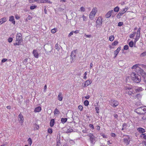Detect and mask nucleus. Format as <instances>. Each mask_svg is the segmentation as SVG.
<instances>
[{
  "instance_id": "16",
  "label": "nucleus",
  "mask_w": 146,
  "mask_h": 146,
  "mask_svg": "<svg viewBox=\"0 0 146 146\" xmlns=\"http://www.w3.org/2000/svg\"><path fill=\"white\" fill-rule=\"evenodd\" d=\"M113 12V11L112 10L108 12L106 15V18H109L111 16L112 13Z\"/></svg>"
},
{
  "instance_id": "3",
  "label": "nucleus",
  "mask_w": 146,
  "mask_h": 146,
  "mask_svg": "<svg viewBox=\"0 0 146 146\" xmlns=\"http://www.w3.org/2000/svg\"><path fill=\"white\" fill-rule=\"evenodd\" d=\"M23 41L22 35L20 33H17L16 35L15 43L14 45H19Z\"/></svg>"
},
{
  "instance_id": "60",
  "label": "nucleus",
  "mask_w": 146,
  "mask_h": 146,
  "mask_svg": "<svg viewBox=\"0 0 146 146\" xmlns=\"http://www.w3.org/2000/svg\"><path fill=\"white\" fill-rule=\"evenodd\" d=\"M15 18L17 19H19L20 18L19 16L17 15H15Z\"/></svg>"
},
{
  "instance_id": "46",
  "label": "nucleus",
  "mask_w": 146,
  "mask_h": 146,
  "mask_svg": "<svg viewBox=\"0 0 146 146\" xmlns=\"http://www.w3.org/2000/svg\"><path fill=\"white\" fill-rule=\"evenodd\" d=\"M84 36L86 38H91L92 37L91 35H86V34H85Z\"/></svg>"
},
{
  "instance_id": "62",
  "label": "nucleus",
  "mask_w": 146,
  "mask_h": 146,
  "mask_svg": "<svg viewBox=\"0 0 146 146\" xmlns=\"http://www.w3.org/2000/svg\"><path fill=\"white\" fill-rule=\"evenodd\" d=\"M27 60H28V59L27 58H26V59H25V60H24L23 61V63L24 64H26L27 62Z\"/></svg>"
},
{
  "instance_id": "54",
  "label": "nucleus",
  "mask_w": 146,
  "mask_h": 146,
  "mask_svg": "<svg viewBox=\"0 0 146 146\" xmlns=\"http://www.w3.org/2000/svg\"><path fill=\"white\" fill-rule=\"evenodd\" d=\"M123 22H119L118 23V26H122L123 25Z\"/></svg>"
},
{
  "instance_id": "15",
  "label": "nucleus",
  "mask_w": 146,
  "mask_h": 146,
  "mask_svg": "<svg viewBox=\"0 0 146 146\" xmlns=\"http://www.w3.org/2000/svg\"><path fill=\"white\" fill-rule=\"evenodd\" d=\"M121 49V47H118L114 52V58H115Z\"/></svg>"
},
{
  "instance_id": "28",
  "label": "nucleus",
  "mask_w": 146,
  "mask_h": 146,
  "mask_svg": "<svg viewBox=\"0 0 146 146\" xmlns=\"http://www.w3.org/2000/svg\"><path fill=\"white\" fill-rule=\"evenodd\" d=\"M114 39V37L113 35H111L109 37V39L110 41H112Z\"/></svg>"
},
{
  "instance_id": "17",
  "label": "nucleus",
  "mask_w": 146,
  "mask_h": 146,
  "mask_svg": "<svg viewBox=\"0 0 146 146\" xmlns=\"http://www.w3.org/2000/svg\"><path fill=\"white\" fill-rule=\"evenodd\" d=\"M9 21L11 22L12 23H13L14 25L15 24V20L14 19V17L13 16H11L10 17L9 20Z\"/></svg>"
},
{
  "instance_id": "4",
  "label": "nucleus",
  "mask_w": 146,
  "mask_h": 146,
  "mask_svg": "<svg viewBox=\"0 0 146 146\" xmlns=\"http://www.w3.org/2000/svg\"><path fill=\"white\" fill-rule=\"evenodd\" d=\"M132 87L131 86H126L124 88L125 92L129 95H132L133 94V91L132 90Z\"/></svg>"
},
{
  "instance_id": "1",
  "label": "nucleus",
  "mask_w": 146,
  "mask_h": 146,
  "mask_svg": "<svg viewBox=\"0 0 146 146\" xmlns=\"http://www.w3.org/2000/svg\"><path fill=\"white\" fill-rule=\"evenodd\" d=\"M139 66L140 64H135L132 67V69H135L137 72L139 73L142 76L146 75L145 72L143 70L139 67Z\"/></svg>"
},
{
  "instance_id": "64",
  "label": "nucleus",
  "mask_w": 146,
  "mask_h": 146,
  "mask_svg": "<svg viewBox=\"0 0 146 146\" xmlns=\"http://www.w3.org/2000/svg\"><path fill=\"white\" fill-rule=\"evenodd\" d=\"M27 18L29 20H31L32 18V17L30 15H28Z\"/></svg>"
},
{
  "instance_id": "2",
  "label": "nucleus",
  "mask_w": 146,
  "mask_h": 146,
  "mask_svg": "<svg viewBox=\"0 0 146 146\" xmlns=\"http://www.w3.org/2000/svg\"><path fill=\"white\" fill-rule=\"evenodd\" d=\"M131 76L132 80L135 82L139 83L141 81V77L137 74L133 73L131 74Z\"/></svg>"
},
{
  "instance_id": "40",
  "label": "nucleus",
  "mask_w": 146,
  "mask_h": 146,
  "mask_svg": "<svg viewBox=\"0 0 146 146\" xmlns=\"http://www.w3.org/2000/svg\"><path fill=\"white\" fill-rule=\"evenodd\" d=\"M61 143L60 140H58L57 141V145L56 146H60L61 145Z\"/></svg>"
},
{
  "instance_id": "25",
  "label": "nucleus",
  "mask_w": 146,
  "mask_h": 146,
  "mask_svg": "<svg viewBox=\"0 0 146 146\" xmlns=\"http://www.w3.org/2000/svg\"><path fill=\"white\" fill-rule=\"evenodd\" d=\"M54 119H52L50 122V126L51 127H52L54 124Z\"/></svg>"
},
{
  "instance_id": "11",
  "label": "nucleus",
  "mask_w": 146,
  "mask_h": 146,
  "mask_svg": "<svg viewBox=\"0 0 146 146\" xmlns=\"http://www.w3.org/2000/svg\"><path fill=\"white\" fill-rule=\"evenodd\" d=\"M33 53L35 58H38L39 54L37 50L34 49L33 51Z\"/></svg>"
},
{
  "instance_id": "13",
  "label": "nucleus",
  "mask_w": 146,
  "mask_h": 146,
  "mask_svg": "<svg viewBox=\"0 0 146 146\" xmlns=\"http://www.w3.org/2000/svg\"><path fill=\"white\" fill-rule=\"evenodd\" d=\"M92 83V81L90 80H86L84 83V85H83V86L84 87H86L88 86L90 84Z\"/></svg>"
},
{
  "instance_id": "14",
  "label": "nucleus",
  "mask_w": 146,
  "mask_h": 146,
  "mask_svg": "<svg viewBox=\"0 0 146 146\" xmlns=\"http://www.w3.org/2000/svg\"><path fill=\"white\" fill-rule=\"evenodd\" d=\"M136 111L139 114L144 113V112H143V107L137 108L136 110Z\"/></svg>"
},
{
  "instance_id": "7",
  "label": "nucleus",
  "mask_w": 146,
  "mask_h": 146,
  "mask_svg": "<svg viewBox=\"0 0 146 146\" xmlns=\"http://www.w3.org/2000/svg\"><path fill=\"white\" fill-rule=\"evenodd\" d=\"M91 143L92 144H94L96 142V137L94 136L93 134L90 133L89 134Z\"/></svg>"
},
{
  "instance_id": "41",
  "label": "nucleus",
  "mask_w": 146,
  "mask_h": 146,
  "mask_svg": "<svg viewBox=\"0 0 146 146\" xmlns=\"http://www.w3.org/2000/svg\"><path fill=\"white\" fill-rule=\"evenodd\" d=\"M133 42L132 41H130L129 43V45L130 47H132L133 46Z\"/></svg>"
},
{
  "instance_id": "21",
  "label": "nucleus",
  "mask_w": 146,
  "mask_h": 146,
  "mask_svg": "<svg viewBox=\"0 0 146 146\" xmlns=\"http://www.w3.org/2000/svg\"><path fill=\"white\" fill-rule=\"evenodd\" d=\"M41 110V108L40 107H38L36 108L34 112H40Z\"/></svg>"
},
{
  "instance_id": "12",
  "label": "nucleus",
  "mask_w": 146,
  "mask_h": 146,
  "mask_svg": "<svg viewBox=\"0 0 146 146\" xmlns=\"http://www.w3.org/2000/svg\"><path fill=\"white\" fill-rule=\"evenodd\" d=\"M18 120L19 122L23 123L24 121V118L23 115L20 114L18 116Z\"/></svg>"
},
{
  "instance_id": "6",
  "label": "nucleus",
  "mask_w": 146,
  "mask_h": 146,
  "mask_svg": "<svg viewBox=\"0 0 146 146\" xmlns=\"http://www.w3.org/2000/svg\"><path fill=\"white\" fill-rule=\"evenodd\" d=\"M123 138V141L124 143L127 145L129 144L130 142L129 136L128 135L124 136Z\"/></svg>"
},
{
  "instance_id": "29",
  "label": "nucleus",
  "mask_w": 146,
  "mask_h": 146,
  "mask_svg": "<svg viewBox=\"0 0 146 146\" xmlns=\"http://www.w3.org/2000/svg\"><path fill=\"white\" fill-rule=\"evenodd\" d=\"M146 56V51L144 52L140 55V56L141 57H144Z\"/></svg>"
},
{
  "instance_id": "49",
  "label": "nucleus",
  "mask_w": 146,
  "mask_h": 146,
  "mask_svg": "<svg viewBox=\"0 0 146 146\" xmlns=\"http://www.w3.org/2000/svg\"><path fill=\"white\" fill-rule=\"evenodd\" d=\"M129 47L128 45H126L124 46V50H127L128 49Z\"/></svg>"
},
{
  "instance_id": "22",
  "label": "nucleus",
  "mask_w": 146,
  "mask_h": 146,
  "mask_svg": "<svg viewBox=\"0 0 146 146\" xmlns=\"http://www.w3.org/2000/svg\"><path fill=\"white\" fill-rule=\"evenodd\" d=\"M128 10V7H126L125 8L122 9L120 11V12L122 14L125 13Z\"/></svg>"
},
{
  "instance_id": "61",
  "label": "nucleus",
  "mask_w": 146,
  "mask_h": 146,
  "mask_svg": "<svg viewBox=\"0 0 146 146\" xmlns=\"http://www.w3.org/2000/svg\"><path fill=\"white\" fill-rule=\"evenodd\" d=\"M110 135L111 137H115V134L114 133H111Z\"/></svg>"
},
{
  "instance_id": "52",
  "label": "nucleus",
  "mask_w": 146,
  "mask_h": 146,
  "mask_svg": "<svg viewBox=\"0 0 146 146\" xmlns=\"http://www.w3.org/2000/svg\"><path fill=\"white\" fill-rule=\"evenodd\" d=\"M74 33L73 31H72L68 35V36L69 37H70L71 36L73 35V34Z\"/></svg>"
},
{
  "instance_id": "39",
  "label": "nucleus",
  "mask_w": 146,
  "mask_h": 146,
  "mask_svg": "<svg viewBox=\"0 0 146 146\" xmlns=\"http://www.w3.org/2000/svg\"><path fill=\"white\" fill-rule=\"evenodd\" d=\"M54 112V114H58L59 113V110L57 108H56L55 109Z\"/></svg>"
},
{
  "instance_id": "37",
  "label": "nucleus",
  "mask_w": 146,
  "mask_h": 146,
  "mask_svg": "<svg viewBox=\"0 0 146 146\" xmlns=\"http://www.w3.org/2000/svg\"><path fill=\"white\" fill-rule=\"evenodd\" d=\"M89 104V102L87 100H86L84 102V104L85 106H88V105Z\"/></svg>"
},
{
  "instance_id": "32",
  "label": "nucleus",
  "mask_w": 146,
  "mask_h": 146,
  "mask_svg": "<svg viewBox=\"0 0 146 146\" xmlns=\"http://www.w3.org/2000/svg\"><path fill=\"white\" fill-rule=\"evenodd\" d=\"M118 43V42L117 41H115L113 42L111 44L112 45L116 46L117 44Z\"/></svg>"
},
{
  "instance_id": "30",
  "label": "nucleus",
  "mask_w": 146,
  "mask_h": 146,
  "mask_svg": "<svg viewBox=\"0 0 146 146\" xmlns=\"http://www.w3.org/2000/svg\"><path fill=\"white\" fill-rule=\"evenodd\" d=\"M122 15L123 14L120 12L117 15L116 17L118 19H120Z\"/></svg>"
},
{
  "instance_id": "57",
  "label": "nucleus",
  "mask_w": 146,
  "mask_h": 146,
  "mask_svg": "<svg viewBox=\"0 0 146 146\" xmlns=\"http://www.w3.org/2000/svg\"><path fill=\"white\" fill-rule=\"evenodd\" d=\"M95 109H96V112L97 113H99L98 111L99 110V109L98 108V107H96Z\"/></svg>"
},
{
  "instance_id": "26",
  "label": "nucleus",
  "mask_w": 146,
  "mask_h": 146,
  "mask_svg": "<svg viewBox=\"0 0 146 146\" xmlns=\"http://www.w3.org/2000/svg\"><path fill=\"white\" fill-rule=\"evenodd\" d=\"M144 90L141 87H138L135 90L137 92H140Z\"/></svg>"
},
{
  "instance_id": "36",
  "label": "nucleus",
  "mask_w": 146,
  "mask_h": 146,
  "mask_svg": "<svg viewBox=\"0 0 146 146\" xmlns=\"http://www.w3.org/2000/svg\"><path fill=\"white\" fill-rule=\"evenodd\" d=\"M136 35V33H134L133 34H130L129 35V37L130 38H133L135 36V35Z\"/></svg>"
},
{
  "instance_id": "9",
  "label": "nucleus",
  "mask_w": 146,
  "mask_h": 146,
  "mask_svg": "<svg viewBox=\"0 0 146 146\" xmlns=\"http://www.w3.org/2000/svg\"><path fill=\"white\" fill-rule=\"evenodd\" d=\"M110 104L111 106L113 107H115L119 105V103L117 101L112 100L110 101Z\"/></svg>"
},
{
  "instance_id": "38",
  "label": "nucleus",
  "mask_w": 146,
  "mask_h": 146,
  "mask_svg": "<svg viewBox=\"0 0 146 146\" xmlns=\"http://www.w3.org/2000/svg\"><path fill=\"white\" fill-rule=\"evenodd\" d=\"M57 31V29L56 28H54L53 29H52L51 30V32L52 33H54L56 32Z\"/></svg>"
},
{
  "instance_id": "18",
  "label": "nucleus",
  "mask_w": 146,
  "mask_h": 146,
  "mask_svg": "<svg viewBox=\"0 0 146 146\" xmlns=\"http://www.w3.org/2000/svg\"><path fill=\"white\" fill-rule=\"evenodd\" d=\"M137 130L140 133L143 134V133L145 132V130L142 128L139 127L137 129Z\"/></svg>"
},
{
  "instance_id": "44",
  "label": "nucleus",
  "mask_w": 146,
  "mask_h": 146,
  "mask_svg": "<svg viewBox=\"0 0 146 146\" xmlns=\"http://www.w3.org/2000/svg\"><path fill=\"white\" fill-rule=\"evenodd\" d=\"M80 11H81L84 12L85 11V8L83 7H81L80 8Z\"/></svg>"
},
{
  "instance_id": "48",
  "label": "nucleus",
  "mask_w": 146,
  "mask_h": 146,
  "mask_svg": "<svg viewBox=\"0 0 146 146\" xmlns=\"http://www.w3.org/2000/svg\"><path fill=\"white\" fill-rule=\"evenodd\" d=\"M87 74V72H85L84 74V76L83 77V78L84 79H86L87 78V77L86 76V75Z\"/></svg>"
},
{
  "instance_id": "63",
  "label": "nucleus",
  "mask_w": 146,
  "mask_h": 146,
  "mask_svg": "<svg viewBox=\"0 0 146 146\" xmlns=\"http://www.w3.org/2000/svg\"><path fill=\"white\" fill-rule=\"evenodd\" d=\"M90 97V96L89 95L85 96V98L86 99H89Z\"/></svg>"
},
{
  "instance_id": "31",
  "label": "nucleus",
  "mask_w": 146,
  "mask_h": 146,
  "mask_svg": "<svg viewBox=\"0 0 146 146\" xmlns=\"http://www.w3.org/2000/svg\"><path fill=\"white\" fill-rule=\"evenodd\" d=\"M123 128L122 129V130L126 129L127 127L126 124L125 123H124L123 124Z\"/></svg>"
},
{
  "instance_id": "56",
  "label": "nucleus",
  "mask_w": 146,
  "mask_h": 146,
  "mask_svg": "<svg viewBox=\"0 0 146 146\" xmlns=\"http://www.w3.org/2000/svg\"><path fill=\"white\" fill-rule=\"evenodd\" d=\"M48 131L49 133H51L52 132V129H48Z\"/></svg>"
},
{
  "instance_id": "19",
  "label": "nucleus",
  "mask_w": 146,
  "mask_h": 146,
  "mask_svg": "<svg viewBox=\"0 0 146 146\" xmlns=\"http://www.w3.org/2000/svg\"><path fill=\"white\" fill-rule=\"evenodd\" d=\"M7 21L6 18L4 17L0 19V25L3 23Z\"/></svg>"
},
{
  "instance_id": "59",
  "label": "nucleus",
  "mask_w": 146,
  "mask_h": 146,
  "mask_svg": "<svg viewBox=\"0 0 146 146\" xmlns=\"http://www.w3.org/2000/svg\"><path fill=\"white\" fill-rule=\"evenodd\" d=\"M101 135L104 138H107V136L105 135L104 134L102 133L101 134Z\"/></svg>"
},
{
  "instance_id": "51",
  "label": "nucleus",
  "mask_w": 146,
  "mask_h": 146,
  "mask_svg": "<svg viewBox=\"0 0 146 146\" xmlns=\"http://www.w3.org/2000/svg\"><path fill=\"white\" fill-rule=\"evenodd\" d=\"M144 78V81L146 83V75H144L143 76H142Z\"/></svg>"
},
{
  "instance_id": "5",
  "label": "nucleus",
  "mask_w": 146,
  "mask_h": 146,
  "mask_svg": "<svg viewBox=\"0 0 146 146\" xmlns=\"http://www.w3.org/2000/svg\"><path fill=\"white\" fill-rule=\"evenodd\" d=\"M97 11V9L96 7L92 9L89 15V18L91 20L93 19Z\"/></svg>"
},
{
  "instance_id": "35",
  "label": "nucleus",
  "mask_w": 146,
  "mask_h": 146,
  "mask_svg": "<svg viewBox=\"0 0 146 146\" xmlns=\"http://www.w3.org/2000/svg\"><path fill=\"white\" fill-rule=\"evenodd\" d=\"M82 18L84 21H87V17H86L84 15H83L82 16Z\"/></svg>"
},
{
  "instance_id": "45",
  "label": "nucleus",
  "mask_w": 146,
  "mask_h": 146,
  "mask_svg": "<svg viewBox=\"0 0 146 146\" xmlns=\"http://www.w3.org/2000/svg\"><path fill=\"white\" fill-rule=\"evenodd\" d=\"M36 7H37V6L36 5H35L31 6L30 7V9L31 10H33V9H34Z\"/></svg>"
},
{
  "instance_id": "8",
  "label": "nucleus",
  "mask_w": 146,
  "mask_h": 146,
  "mask_svg": "<svg viewBox=\"0 0 146 146\" xmlns=\"http://www.w3.org/2000/svg\"><path fill=\"white\" fill-rule=\"evenodd\" d=\"M140 28H139L138 29L136 34V38L135 39L134 42H136L140 38Z\"/></svg>"
},
{
  "instance_id": "20",
  "label": "nucleus",
  "mask_w": 146,
  "mask_h": 146,
  "mask_svg": "<svg viewBox=\"0 0 146 146\" xmlns=\"http://www.w3.org/2000/svg\"><path fill=\"white\" fill-rule=\"evenodd\" d=\"M58 98V100L60 101H61L62 100L63 97L62 96V93L61 92H60L59 93Z\"/></svg>"
},
{
  "instance_id": "27",
  "label": "nucleus",
  "mask_w": 146,
  "mask_h": 146,
  "mask_svg": "<svg viewBox=\"0 0 146 146\" xmlns=\"http://www.w3.org/2000/svg\"><path fill=\"white\" fill-rule=\"evenodd\" d=\"M140 137L143 139L146 140V135H145V134H142L140 135Z\"/></svg>"
},
{
  "instance_id": "53",
  "label": "nucleus",
  "mask_w": 146,
  "mask_h": 146,
  "mask_svg": "<svg viewBox=\"0 0 146 146\" xmlns=\"http://www.w3.org/2000/svg\"><path fill=\"white\" fill-rule=\"evenodd\" d=\"M143 111L144 112V113H146V107H143Z\"/></svg>"
},
{
  "instance_id": "47",
  "label": "nucleus",
  "mask_w": 146,
  "mask_h": 146,
  "mask_svg": "<svg viewBox=\"0 0 146 146\" xmlns=\"http://www.w3.org/2000/svg\"><path fill=\"white\" fill-rule=\"evenodd\" d=\"M29 2L30 3H33L35 2L37 3V0H29Z\"/></svg>"
},
{
  "instance_id": "58",
  "label": "nucleus",
  "mask_w": 146,
  "mask_h": 146,
  "mask_svg": "<svg viewBox=\"0 0 146 146\" xmlns=\"http://www.w3.org/2000/svg\"><path fill=\"white\" fill-rule=\"evenodd\" d=\"M7 60V59L3 58L1 62L3 63H4V62H5Z\"/></svg>"
},
{
  "instance_id": "34",
  "label": "nucleus",
  "mask_w": 146,
  "mask_h": 146,
  "mask_svg": "<svg viewBox=\"0 0 146 146\" xmlns=\"http://www.w3.org/2000/svg\"><path fill=\"white\" fill-rule=\"evenodd\" d=\"M119 7L117 6L114 8V11L115 12H118L119 11Z\"/></svg>"
},
{
  "instance_id": "43",
  "label": "nucleus",
  "mask_w": 146,
  "mask_h": 146,
  "mask_svg": "<svg viewBox=\"0 0 146 146\" xmlns=\"http://www.w3.org/2000/svg\"><path fill=\"white\" fill-rule=\"evenodd\" d=\"M83 108V107L81 105H79L78 107V109L80 111L82 110Z\"/></svg>"
},
{
  "instance_id": "24",
  "label": "nucleus",
  "mask_w": 146,
  "mask_h": 146,
  "mask_svg": "<svg viewBox=\"0 0 146 146\" xmlns=\"http://www.w3.org/2000/svg\"><path fill=\"white\" fill-rule=\"evenodd\" d=\"M67 118H62L61 119V121L62 123L64 124L67 121Z\"/></svg>"
},
{
  "instance_id": "10",
  "label": "nucleus",
  "mask_w": 146,
  "mask_h": 146,
  "mask_svg": "<svg viewBox=\"0 0 146 146\" xmlns=\"http://www.w3.org/2000/svg\"><path fill=\"white\" fill-rule=\"evenodd\" d=\"M98 25L101 26L102 23V18L101 16L99 17L96 22Z\"/></svg>"
},
{
  "instance_id": "42",
  "label": "nucleus",
  "mask_w": 146,
  "mask_h": 146,
  "mask_svg": "<svg viewBox=\"0 0 146 146\" xmlns=\"http://www.w3.org/2000/svg\"><path fill=\"white\" fill-rule=\"evenodd\" d=\"M52 2L50 0H45V3L52 4Z\"/></svg>"
},
{
  "instance_id": "50",
  "label": "nucleus",
  "mask_w": 146,
  "mask_h": 146,
  "mask_svg": "<svg viewBox=\"0 0 146 146\" xmlns=\"http://www.w3.org/2000/svg\"><path fill=\"white\" fill-rule=\"evenodd\" d=\"M13 40V38H12L10 37L8 39V41L9 42H11Z\"/></svg>"
},
{
  "instance_id": "23",
  "label": "nucleus",
  "mask_w": 146,
  "mask_h": 146,
  "mask_svg": "<svg viewBox=\"0 0 146 146\" xmlns=\"http://www.w3.org/2000/svg\"><path fill=\"white\" fill-rule=\"evenodd\" d=\"M76 51V50H74L72 52L70 56L72 58L75 56Z\"/></svg>"
},
{
  "instance_id": "55",
  "label": "nucleus",
  "mask_w": 146,
  "mask_h": 146,
  "mask_svg": "<svg viewBox=\"0 0 146 146\" xmlns=\"http://www.w3.org/2000/svg\"><path fill=\"white\" fill-rule=\"evenodd\" d=\"M89 127H90L91 128L93 129H94V126L92 124H90L89 125Z\"/></svg>"
},
{
  "instance_id": "33",
  "label": "nucleus",
  "mask_w": 146,
  "mask_h": 146,
  "mask_svg": "<svg viewBox=\"0 0 146 146\" xmlns=\"http://www.w3.org/2000/svg\"><path fill=\"white\" fill-rule=\"evenodd\" d=\"M28 142L30 146L31 145L32 143V140L31 138H29L28 139Z\"/></svg>"
}]
</instances>
